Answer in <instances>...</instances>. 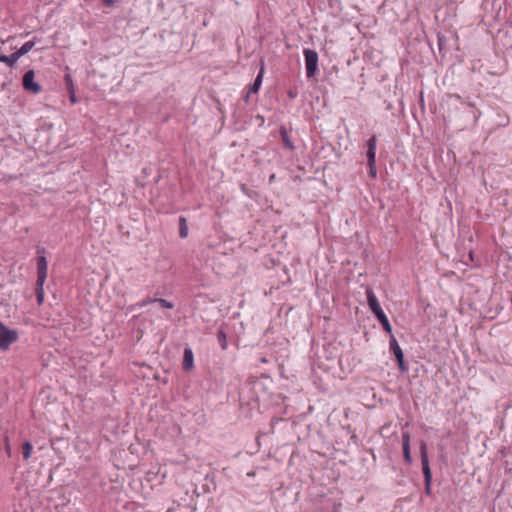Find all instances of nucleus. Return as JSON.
Wrapping results in <instances>:
<instances>
[{
  "instance_id": "20e7f679",
  "label": "nucleus",
  "mask_w": 512,
  "mask_h": 512,
  "mask_svg": "<svg viewBox=\"0 0 512 512\" xmlns=\"http://www.w3.org/2000/svg\"><path fill=\"white\" fill-rule=\"evenodd\" d=\"M304 56H305L306 76L308 78H311L316 74L317 69H318V60H319L318 53L312 49H305Z\"/></svg>"
},
{
  "instance_id": "7ed1b4c3",
  "label": "nucleus",
  "mask_w": 512,
  "mask_h": 512,
  "mask_svg": "<svg viewBox=\"0 0 512 512\" xmlns=\"http://www.w3.org/2000/svg\"><path fill=\"white\" fill-rule=\"evenodd\" d=\"M17 340V330L9 329L4 323L0 322V350H8L11 344L16 342Z\"/></svg>"
},
{
  "instance_id": "a211bd4d",
  "label": "nucleus",
  "mask_w": 512,
  "mask_h": 512,
  "mask_svg": "<svg viewBox=\"0 0 512 512\" xmlns=\"http://www.w3.org/2000/svg\"><path fill=\"white\" fill-rule=\"evenodd\" d=\"M217 339H218V342H219L221 348L223 350H225L227 348V339H226V334L224 333L223 330L218 331Z\"/></svg>"
},
{
  "instance_id": "412c9836",
  "label": "nucleus",
  "mask_w": 512,
  "mask_h": 512,
  "mask_svg": "<svg viewBox=\"0 0 512 512\" xmlns=\"http://www.w3.org/2000/svg\"><path fill=\"white\" fill-rule=\"evenodd\" d=\"M65 81H66V85H67L68 91L71 90V89H75L72 77L69 74L65 75Z\"/></svg>"
},
{
  "instance_id": "f257e3e1",
  "label": "nucleus",
  "mask_w": 512,
  "mask_h": 512,
  "mask_svg": "<svg viewBox=\"0 0 512 512\" xmlns=\"http://www.w3.org/2000/svg\"><path fill=\"white\" fill-rule=\"evenodd\" d=\"M420 457H421V464H422V472L424 475V482H425V492L427 494H430L431 492V482H432V473L429 465V458L427 453V447L426 444L423 442L420 446Z\"/></svg>"
},
{
  "instance_id": "b1692460",
  "label": "nucleus",
  "mask_w": 512,
  "mask_h": 512,
  "mask_svg": "<svg viewBox=\"0 0 512 512\" xmlns=\"http://www.w3.org/2000/svg\"><path fill=\"white\" fill-rule=\"evenodd\" d=\"M5 442H6V445H5L6 453L8 456H11V447H10L8 438L5 439Z\"/></svg>"
},
{
  "instance_id": "4468645a",
  "label": "nucleus",
  "mask_w": 512,
  "mask_h": 512,
  "mask_svg": "<svg viewBox=\"0 0 512 512\" xmlns=\"http://www.w3.org/2000/svg\"><path fill=\"white\" fill-rule=\"evenodd\" d=\"M280 135H281L284 146L286 148H288L289 150H293L294 145H293L285 127L280 128Z\"/></svg>"
},
{
  "instance_id": "39448f33",
  "label": "nucleus",
  "mask_w": 512,
  "mask_h": 512,
  "mask_svg": "<svg viewBox=\"0 0 512 512\" xmlns=\"http://www.w3.org/2000/svg\"><path fill=\"white\" fill-rule=\"evenodd\" d=\"M389 350H390L391 353L394 354V356H395V358L397 360L399 369L402 372L408 371V367H407V365L404 362V353L402 351V348L400 347L397 339L395 338V336L393 334H391V336H390Z\"/></svg>"
},
{
  "instance_id": "423d86ee",
  "label": "nucleus",
  "mask_w": 512,
  "mask_h": 512,
  "mask_svg": "<svg viewBox=\"0 0 512 512\" xmlns=\"http://www.w3.org/2000/svg\"><path fill=\"white\" fill-rule=\"evenodd\" d=\"M23 88L33 94H39L42 91L41 85L35 81L34 70H28L25 72L22 78Z\"/></svg>"
},
{
  "instance_id": "9d476101",
  "label": "nucleus",
  "mask_w": 512,
  "mask_h": 512,
  "mask_svg": "<svg viewBox=\"0 0 512 512\" xmlns=\"http://www.w3.org/2000/svg\"><path fill=\"white\" fill-rule=\"evenodd\" d=\"M182 368L185 371H191L194 368V355L190 347L184 349Z\"/></svg>"
},
{
  "instance_id": "1a4fd4ad",
  "label": "nucleus",
  "mask_w": 512,
  "mask_h": 512,
  "mask_svg": "<svg viewBox=\"0 0 512 512\" xmlns=\"http://www.w3.org/2000/svg\"><path fill=\"white\" fill-rule=\"evenodd\" d=\"M366 291H367L368 305H369V308L372 311V313L374 315H377V314L383 312V309H382L377 297L375 296L373 290H366Z\"/></svg>"
},
{
  "instance_id": "a878e982",
  "label": "nucleus",
  "mask_w": 512,
  "mask_h": 512,
  "mask_svg": "<svg viewBox=\"0 0 512 512\" xmlns=\"http://www.w3.org/2000/svg\"><path fill=\"white\" fill-rule=\"evenodd\" d=\"M492 512H495V511H492Z\"/></svg>"
},
{
  "instance_id": "2eb2a0df",
  "label": "nucleus",
  "mask_w": 512,
  "mask_h": 512,
  "mask_svg": "<svg viewBox=\"0 0 512 512\" xmlns=\"http://www.w3.org/2000/svg\"><path fill=\"white\" fill-rule=\"evenodd\" d=\"M17 61H18V58L16 57L15 53H12L9 56L0 55V62L5 63L10 68L15 67Z\"/></svg>"
},
{
  "instance_id": "f03ea898",
  "label": "nucleus",
  "mask_w": 512,
  "mask_h": 512,
  "mask_svg": "<svg viewBox=\"0 0 512 512\" xmlns=\"http://www.w3.org/2000/svg\"><path fill=\"white\" fill-rule=\"evenodd\" d=\"M37 288H43L47 278L48 263L45 256V249L38 247L37 249Z\"/></svg>"
},
{
  "instance_id": "6ab92c4d",
  "label": "nucleus",
  "mask_w": 512,
  "mask_h": 512,
  "mask_svg": "<svg viewBox=\"0 0 512 512\" xmlns=\"http://www.w3.org/2000/svg\"><path fill=\"white\" fill-rule=\"evenodd\" d=\"M154 302L158 303L162 308L172 309L174 307V304L172 302H169L165 299H155Z\"/></svg>"
},
{
  "instance_id": "9b49d317",
  "label": "nucleus",
  "mask_w": 512,
  "mask_h": 512,
  "mask_svg": "<svg viewBox=\"0 0 512 512\" xmlns=\"http://www.w3.org/2000/svg\"><path fill=\"white\" fill-rule=\"evenodd\" d=\"M35 44H36V41H34V40L27 41L17 51H15L14 53H15L16 57L18 58V60L25 54L29 53L33 49Z\"/></svg>"
},
{
  "instance_id": "6e6552de",
  "label": "nucleus",
  "mask_w": 512,
  "mask_h": 512,
  "mask_svg": "<svg viewBox=\"0 0 512 512\" xmlns=\"http://www.w3.org/2000/svg\"><path fill=\"white\" fill-rule=\"evenodd\" d=\"M366 156L367 162H376V148H377V139L375 135H372L366 142Z\"/></svg>"
},
{
  "instance_id": "5701e85b",
  "label": "nucleus",
  "mask_w": 512,
  "mask_h": 512,
  "mask_svg": "<svg viewBox=\"0 0 512 512\" xmlns=\"http://www.w3.org/2000/svg\"><path fill=\"white\" fill-rule=\"evenodd\" d=\"M37 291V301H38V304H42L43 300H44V290H36Z\"/></svg>"
},
{
  "instance_id": "f8f14e48",
  "label": "nucleus",
  "mask_w": 512,
  "mask_h": 512,
  "mask_svg": "<svg viewBox=\"0 0 512 512\" xmlns=\"http://www.w3.org/2000/svg\"><path fill=\"white\" fill-rule=\"evenodd\" d=\"M264 73V65H261L260 71L254 80V83L250 86L248 93H257L261 87Z\"/></svg>"
},
{
  "instance_id": "f3484780",
  "label": "nucleus",
  "mask_w": 512,
  "mask_h": 512,
  "mask_svg": "<svg viewBox=\"0 0 512 512\" xmlns=\"http://www.w3.org/2000/svg\"><path fill=\"white\" fill-rule=\"evenodd\" d=\"M22 450H23V458L25 460H28L31 457L32 451H33V446L31 444V442L25 441L22 445Z\"/></svg>"
},
{
  "instance_id": "ddd939ff",
  "label": "nucleus",
  "mask_w": 512,
  "mask_h": 512,
  "mask_svg": "<svg viewBox=\"0 0 512 512\" xmlns=\"http://www.w3.org/2000/svg\"><path fill=\"white\" fill-rule=\"evenodd\" d=\"M376 318L379 320V322L381 323V325L383 326V329L391 336L392 334V327H391V324L386 316V314L383 312L375 315Z\"/></svg>"
},
{
  "instance_id": "dca6fc26",
  "label": "nucleus",
  "mask_w": 512,
  "mask_h": 512,
  "mask_svg": "<svg viewBox=\"0 0 512 512\" xmlns=\"http://www.w3.org/2000/svg\"><path fill=\"white\" fill-rule=\"evenodd\" d=\"M179 236L180 238H186L188 236V225L186 218L183 216L179 218Z\"/></svg>"
},
{
  "instance_id": "4be33fe9",
  "label": "nucleus",
  "mask_w": 512,
  "mask_h": 512,
  "mask_svg": "<svg viewBox=\"0 0 512 512\" xmlns=\"http://www.w3.org/2000/svg\"><path fill=\"white\" fill-rule=\"evenodd\" d=\"M69 99H70L72 104L77 103V98H76V95H75V89L69 90Z\"/></svg>"
},
{
  "instance_id": "0eeeda50",
  "label": "nucleus",
  "mask_w": 512,
  "mask_h": 512,
  "mask_svg": "<svg viewBox=\"0 0 512 512\" xmlns=\"http://www.w3.org/2000/svg\"><path fill=\"white\" fill-rule=\"evenodd\" d=\"M410 434L407 431L402 432V450H403V457L404 461L410 465L412 464V456H411V449H410Z\"/></svg>"
},
{
  "instance_id": "393cba45",
  "label": "nucleus",
  "mask_w": 512,
  "mask_h": 512,
  "mask_svg": "<svg viewBox=\"0 0 512 512\" xmlns=\"http://www.w3.org/2000/svg\"><path fill=\"white\" fill-rule=\"evenodd\" d=\"M106 6L111 7L114 5L115 0H101Z\"/></svg>"
},
{
  "instance_id": "aec40b11",
  "label": "nucleus",
  "mask_w": 512,
  "mask_h": 512,
  "mask_svg": "<svg viewBox=\"0 0 512 512\" xmlns=\"http://www.w3.org/2000/svg\"><path fill=\"white\" fill-rule=\"evenodd\" d=\"M368 166H369V175L375 179L377 177V167H376V162H369L368 163Z\"/></svg>"
}]
</instances>
